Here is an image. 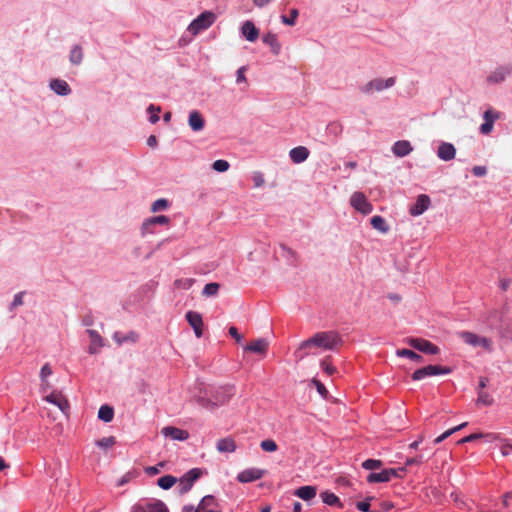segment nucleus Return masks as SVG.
I'll return each instance as SVG.
<instances>
[{"mask_svg":"<svg viewBox=\"0 0 512 512\" xmlns=\"http://www.w3.org/2000/svg\"><path fill=\"white\" fill-rule=\"evenodd\" d=\"M342 344L343 339L337 331L317 332L299 344L296 356L301 360L308 355L317 354V350L336 351Z\"/></svg>","mask_w":512,"mask_h":512,"instance_id":"1","label":"nucleus"},{"mask_svg":"<svg viewBox=\"0 0 512 512\" xmlns=\"http://www.w3.org/2000/svg\"><path fill=\"white\" fill-rule=\"evenodd\" d=\"M235 394V387L233 385H226L216 388L211 397L199 396L196 402L207 409H213L220 405L227 403Z\"/></svg>","mask_w":512,"mask_h":512,"instance_id":"2","label":"nucleus"},{"mask_svg":"<svg viewBox=\"0 0 512 512\" xmlns=\"http://www.w3.org/2000/svg\"><path fill=\"white\" fill-rule=\"evenodd\" d=\"M216 21V14L212 11L202 12L197 18H195L188 26V31L192 35H197L201 31H204L211 27Z\"/></svg>","mask_w":512,"mask_h":512,"instance_id":"3","label":"nucleus"},{"mask_svg":"<svg viewBox=\"0 0 512 512\" xmlns=\"http://www.w3.org/2000/svg\"><path fill=\"white\" fill-rule=\"evenodd\" d=\"M396 83V77H389L387 79L374 78L366 84L360 86V91L363 94L371 95L375 92H381L385 89L391 88Z\"/></svg>","mask_w":512,"mask_h":512,"instance_id":"4","label":"nucleus"},{"mask_svg":"<svg viewBox=\"0 0 512 512\" xmlns=\"http://www.w3.org/2000/svg\"><path fill=\"white\" fill-rule=\"evenodd\" d=\"M131 512H169V510L158 499H142L133 505Z\"/></svg>","mask_w":512,"mask_h":512,"instance_id":"5","label":"nucleus"},{"mask_svg":"<svg viewBox=\"0 0 512 512\" xmlns=\"http://www.w3.org/2000/svg\"><path fill=\"white\" fill-rule=\"evenodd\" d=\"M451 373V369L444 366L439 365H428L417 369L412 374V379L414 381L422 380L426 377L436 376V375H447Z\"/></svg>","mask_w":512,"mask_h":512,"instance_id":"6","label":"nucleus"},{"mask_svg":"<svg viewBox=\"0 0 512 512\" xmlns=\"http://www.w3.org/2000/svg\"><path fill=\"white\" fill-rule=\"evenodd\" d=\"M459 336L468 345L473 347H482L487 351L492 350V342L486 337H481L468 331L460 332Z\"/></svg>","mask_w":512,"mask_h":512,"instance_id":"7","label":"nucleus"},{"mask_svg":"<svg viewBox=\"0 0 512 512\" xmlns=\"http://www.w3.org/2000/svg\"><path fill=\"white\" fill-rule=\"evenodd\" d=\"M43 400L57 406L63 414L68 415L70 405L62 392L52 390L49 394L43 396Z\"/></svg>","mask_w":512,"mask_h":512,"instance_id":"8","label":"nucleus"},{"mask_svg":"<svg viewBox=\"0 0 512 512\" xmlns=\"http://www.w3.org/2000/svg\"><path fill=\"white\" fill-rule=\"evenodd\" d=\"M201 475H202V471L198 468L191 469L187 473H185L179 479V484H178L179 492L181 494L187 493L192 488L195 481L198 480Z\"/></svg>","mask_w":512,"mask_h":512,"instance_id":"9","label":"nucleus"},{"mask_svg":"<svg viewBox=\"0 0 512 512\" xmlns=\"http://www.w3.org/2000/svg\"><path fill=\"white\" fill-rule=\"evenodd\" d=\"M351 206L360 213L367 215L373 211V206L368 202L366 196L362 192H354L350 198Z\"/></svg>","mask_w":512,"mask_h":512,"instance_id":"10","label":"nucleus"},{"mask_svg":"<svg viewBox=\"0 0 512 512\" xmlns=\"http://www.w3.org/2000/svg\"><path fill=\"white\" fill-rule=\"evenodd\" d=\"M407 343L416 350L423 353L435 355L439 353V348L428 340L421 338H409Z\"/></svg>","mask_w":512,"mask_h":512,"instance_id":"11","label":"nucleus"},{"mask_svg":"<svg viewBox=\"0 0 512 512\" xmlns=\"http://www.w3.org/2000/svg\"><path fill=\"white\" fill-rule=\"evenodd\" d=\"M170 222V218L165 215L154 216L146 219L141 226L142 235L153 234L154 226L156 225H167Z\"/></svg>","mask_w":512,"mask_h":512,"instance_id":"12","label":"nucleus"},{"mask_svg":"<svg viewBox=\"0 0 512 512\" xmlns=\"http://www.w3.org/2000/svg\"><path fill=\"white\" fill-rule=\"evenodd\" d=\"M265 474V471L259 468H248L241 471L237 475V480L241 483H250L261 479Z\"/></svg>","mask_w":512,"mask_h":512,"instance_id":"13","label":"nucleus"},{"mask_svg":"<svg viewBox=\"0 0 512 512\" xmlns=\"http://www.w3.org/2000/svg\"><path fill=\"white\" fill-rule=\"evenodd\" d=\"M86 333L90 340V344L88 347V353L92 354V355L99 353L101 348L104 346L103 338L100 336V334L96 330H93V329H88L86 331Z\"/></svg>","mask_w":512,"mask_h":512,"instance_id":"14","label":"nucleus"},{"mask_svg":"<svg viewBox=\"0 0 512 512\" xmlns=\"http://www.w3.org/2000/svg\"><path fill=\"white\" fill-rule=\"evenodd\" d=\"M186 320L193 328L196 337L200 338L203 335V320L201 314L195 311H188L186 313Z\"/></svg>","mask_w":512,"mask_h":512,"instance_id":"15","label":"nucleus"},{"mask_svg":"<svg viewBox=\"0 0 512 512\" xmlns=\"http://www.w3.org/2000/svg\"><path fill=\"white\" fill-rule=\"evenodd\" d=\"M161 433L163 436L170 438L172 440H177V441H185L189 438L188 431L174 427V426L163 427L161 429Z\"/></svg>","mask_w":512,"mask_h":512,"instance_id":"16","label":"nucleus"},{"mask_svg":"<svg viewBox=\"0 0 512 512\" xmlns=\"http://www.w3.org/2000/svg\"><path fill=\"white\" fill-rule=\"evenodd\" d=\"M437 156L442 161H451L456 156V149L452 143L441 142L437 148Z\"/></svg>","mask_w":512,"mask_h":512,"instance_id":"17","label":"nucleus"},{"mask_svg":"<svg viewBox=\"0 0 512 512\" xmlns=\"http://www.w3.org/2000/svg\"><path fill=\"white\" fill-rule=\"evenodd\" d=\"M429 205L430 198L425 194H421L417 197L415 204L411 206L409 212L412 216H419L429 208Z\"/></svg>","mask_w":512,"mask_h":512,"instance_id":"18","label":"nucleus"},{"mask_svg":"<svg viewBox=\"0 0 512 512\" xmlns=\"http://www.w3.org/2000/svg\"><path fill=\"white\" fill-rule=\"evenodd\" d=\"M310 155V151L305 146H297L292 148L289 151V157L291 161L295 164H300L305 162Z\"/></svg>","mask_w":512,"mask_h":512,"instance_id":"19","label":"nucleus"},{"mask_svg":"<svg viewBox=\"0 0 512 512\" xmlns=\"http://www.w3.org/2000/svg\"><path fill=\"white\" fill-rule=\"evenodd\" d=\"M511 73V68L508 66H501L496 68L491 74L488 76L487 81L492 84L503 82L507 76Z\"/></svg>","mask_w":512,"mask_h":512,"instance_id":"20","label":"nucleus"},{"mask_svg":"<svg viewBox=\"0 0 512 512\" xmlns=\"http://www.w3.org/2000/svg\"><path fill=\"white\" fill-rule=\"evenodd\" d=\"M188 124L193 131L198 132L203 130L205 120L199 111L193 110L189 113Z\"/></svg>","mask_w":512,"mask_h":512,"instance_id":"21","label":"nucleus"},{"mask_svg":"<svg viewBox=\"0 0 512 512\" xmlns=\"http://www.w3.org/2000/svg\"><path fill=\"white\" fill-rule=\"evenodd\" d=\"M413 150L411 143L407 140H399L392 146V152L397 157H405Z\"/></svg>","mask_w":512,"mask_h":512,"instance_id":"22","label":"nucleus"},{"mask_svg":"<svg viewBox=\"0 0 512 512\" xmlns=\"http://www.w3.org/2000/svg\"><path fill=\"white\" fill-rule=\"evenodd\" d=\"M242 35L250 42H254L259 36V30L252 21H245L241 27Z\"/></svg>","mask_w":512,"mask_h":512,"instance_id":"23","label":"nucleus"},{"mask_svg":"<svg viewBox=\"0 0 512 512\" xmlns=\"http://www.w3.org/2000/svg\"><path fill=\"white\" fill-rule=\"evenodd\" d=\"M49 86L51 90H53L57 95L60 96H66L71 93V88L65 80L52 79L50 81Z\"/></svg>","mask_w":512,"mask_h":512,"instance_id":"24","label":"nucleus"},{"mask_svg":"<svg viewBox=\"0 0 512 512\" xmlns=\"http://www.w3.org/2000/svg\"><path fill=\"white\" fill-rule=\"evenodd\" d=\"M483 118L484 123L480 126V132L487 135L492 131L494 122L498 118V115L493 113L491 110H487L484 112Z\"/></svg>","mask_w":512,"mask_h":512,"instance_id":"25","label":"nucleus"},{"mask_svg":"<svg viewBox=\"0 0 512 512\" xmlns=\"http://www.w3.org/2000/svg\"><path fill=\"white\" fill-rule=\"evenodd\" d=\"M317 494L315 486H302L294 491V495L301 498L304 501L312 500Z\"/></svg>","mask_w":512,"mask_h":512,"instance_id":"26","label":"nucleus"},{"mask_svg":"<svg viewBox=\"0 0 512 512\" xmlns=\"http://www.w3.org/2000/svg\"><path fill=\"white\" fill-rule=\"evenodd\" d=\"M113 339L118 345L126 342L136 343L139 339V335L135 331H130L125 335L121 332H115L113 334Z\"/></svg>","mask_w":512,"mask_h":512,"instance_id":"27","label":"nucleus"},{"mask_svg":"<svg viewBox=\"0 0 512 512\" xmlns=\"http://www.w3.org/2000/svg\"><path fill=\"white\" fill-rule=\"evenodd\" d=\"M216 448L221 453H232L236 450V443L232 438L226 437L218 440Z\"/></svg>","mask_w":512,"mask_h":512,"instance_id":"28","label":"nucleus"},{"mask_svg":"<svg viewBox=\"0 0 512 512\" xmlns=\"http://www.w3.org/2000/svg\"><path fill=\"white\" fill-rule=\"evenodd\" d=\"M267 347L268 343L265 339H257L255 341L250 342L245 347V350L258 354H264L267 350Z\"/></svg>","mask_w":512,"mask_h":512,"instance_id":"29","label":"nucleus"},{"mask_svg":"<svg viewBox=\"0 0 512 512\" xmlns=\"http://www.w3.org/2000/svg\"><path fill=\"white\" fill-rule=\"evenodd\" d=\"M263 42L270 46L273 54L278 55L281 50V45L278 42L277 36L273 33H267L263 36Z\"/></svg>","mask_w":512,"mask_h":512,"instance_id":"30","label":"nucleus"},{"mask_svg":"<svg viewBox=\"0 0 512 512\" xmlns=\"http://www.w3.org/2000/svg\"><path fill=\"white\" fill-rule=\"evenodd\" d=\"M83 56H84V54H83V50H82L81 46L74 45L70 51L69 61L73 65H79V64H81V62L83 60Z\"/></svg>","mask_w":512,"mask_h":512,"instance_id":"31","label":"nucleus"},{"mask_svg":"<svg viewBox=\"0 0 512 512\" xmlns=\"http://www.w3.org/2000/svg\"><path fill=\"white\" fill-rule=\"evenodd\" d=\"M114 417V410L108 405H102L98 411V418L104 422H111Z\"/></svg>","mask_w":512,"mask_h":512,"instance_id":"32","label":"nucleus"},{"mask_svg":"<svg viewBox=\"0 0 512 512\" xmlns=\"http://www.w3.org/2000/svg\"><path fill=\"white\" fill-rule=\"evenodd\" d=\"M370 222H371V225H372V227L374 229H376V230H378V231H380L382 233H386L389 230V227L386 224L385 219L383 217H381V216H378V215L373 216L371 218Z\"/></svg>","mask_w":512,"mask_h":512,"instance_id":"33","label":"nucleus"},{"mask_svg":"<svg viewBox=\"0 0 512 512\" xmlns=\"http://www.w3.org/2000/svg\"><path fill=\"white\" fill-rule=\"evenodd\" d=\"M369 483L388 482L390 481L387 470L384 469L378 473H370L367 477Z\"/></svg>","mask_w":512,"mask_h":512,"instance_id":"34","label":"nucleus"},{"mask_svg":"<svg viewBox=\"0 0 512 512\" xmlns=\"http://www.w3.org/2000/svg\"><path fill=\"white\" fill-rule=\"evenodd\" d=\"M320 496L322 501L329 506H341L340 499L332 492L324 491Z\"/></svg>","mask_w":512,"mask_h":512,"instance_id":"35","label":"nucleus"},{"mask_svg":"<svg viewBox=\"0 0 512 512\" xmlns=\"http://www.w3.org/2000/svg\"><path fill=\"white\" fill-rule=\"evenodd\" d=\"M396 354L399 357L409 358L410 360L418 362V363L423 361V357L421 355H419L416 352L409 350V349H398L396 351Z\"/></svg>","mask_w":512,"mask_h":512,"instance_id":"36","label":"nucleus"},{"mask_svg":"<svg viewBox=\"0 0 512 512\" xmlns=\"http://www.w3.org/2000/svg\"><path fill=\"white\" fill-rule=\"evenodd\" d=\"M177 482V478L171 475H165L157 480V484L164 490L170 489Z\"/></svg>","mask_w":512,"mask_h":512,"instance_id":"37","label":"nucleus"},{"mask_svg":"<svg viewBox=\"0 0 512 512\" xmlns=\"http://www.w3.org/2000/svg\"><path fill=\"white\" fill-rule=\"evenodd\" d=\"M330 360V356H327L324 359H322L320 362V367L327 375L332 376L337 372V369L335 366L331 364Z\"/></svg>","mask_w":512,"mask_h":512,"instance_id":"38","label":"nucleus"},{"mask_svg":"<svg viewBox=\"0 0 512 512\" xmlns=\"http://www.w3.org/2000/svg\"><path fill=\"white\" fill-rule=\"evenodd\" d=\"M160 112H161L160 106H155L154 104H150L147 107V113L150 115L149 116L150 123L155 124L159 121V113Z\"/></svg>","mask_w":512,"mask_h":512,"instance_id":"39","label":"nucleus"},{"mask_svg":"<svg viewBox=\"0 0 512 512\" xmlns=\"http://www.w3.org/2000/svg\"><path fill=\"white\" fill-rule=\"evenodd\" d=\"M219 288L220 285L218 283H208L204 286L202 293L206 297L216 296L218 294Z\"/></svg>","mask_w":512,"mask_h":512,"instance_id":"40","label":"nucleus"},{"mask_svg":"<svg viewBox=\"0 0 512 512\" xmlns=\"http://www.w3.org/2000/svg\"><path fill=\"white\" fill-rule=\"evenodd\" d=\"M477 404L484 406H491L493 404V398L484 391L478 392Z\"/></svg>","mask_w":512,"mask_h":512,"instance_id":"41","label":"nucleus"},{"mask_svg":"<svg viewBox=\"0 0 512 512\" xmlns=\"http://www.w3.org/2000/svg\"><path fill=\"white\" fill-rule=\"evenodd\" d=\"M194 284V279L192 278H181L177 279L174 282V285L178 289L188 290L192 287Z\"/></svg>","mask_w":512,"mask_h":512,"instance_id":"42","label":"nucleus"},{"mask_svg":"<svg viewBox=\"0 0 512 512\" xmlns=\"http://www.w3.org/2000/svg\"><path fill=\"white\" fill-rule=\"evenodd\" d=\"M168 206H169L168 200L161 198L152 203L151 211L152 212L163 211V210H166L168 208Z\"/></svg>","mask_w":512,"mask_h":512,"instance_id":"43","label":"nucleus"},{"mask_svg":"<svg viewBox=\"0 0 512 512\" xmlns=\"http://www.w3.org/2000/svg\"><path fill=\"white\" fill-rule=\"evenodd\" d=\"M116 443L115 437H104L96 441V445L102 449H109Z\"/></svg>","mask_w":512,"mask_h":512,"instance_id":"44","label":"nucleus"},{"mask_svg":"<svg viewBox=\"0 0 512 512\" xmlns=\"http://www.w3.org/2000/svg\"><path fill=\"white\" fill-rule=\"evenodd\" d=\"M299 15V12L297 9H292L290 11V16H285V15H282L281 16V20L284 24L286 25H289V26H293L295 25V22H296V19Z\"/></svg>","mask_w":512,"mask_h":512,"instance_id":"45","label":"nucleus"},{"mask_svg":"<svg viewBox=\"0 0 512 512\" xmlns=\"http://www.w3.org/2000/svg\"><path fill=\"white\" fill-rule=\"evenodd\" d=\"M260 447L265 452H275L278 446L274 440L266 439L260 443Z\"/></svg>","mask_w":512,"mask_h":512,"instance_id":"46","label":"nucleus"},{"mask_svg":"<svg viewBox=\"0 0 512 512\" xmlns=\"http://www.w3.org/2000/svg\"><path fill=\"white\" fill-rule=\"evenodd\" d=\"M280 248H281L283 257H285L290 262L296 261L297 255L294 250L287 247L286 245H281Z\"/></svg>","mask_w":512,"mask_h":512,"instance_id":"47","label":"nucleus"},{"mask_svg":"<svg viewBox=\"0 0 512 512\" xmlns=\"http://www.w3.org/2000/svg\"><path fill=\"white\" fill-rule=\"evenodd\" d=\"M212 167L217 172H226L229 169L230 164L226 160L219 159L212 164Z\"/></svg>","mask_w":512,"mask_h":512,"instance_id":"48","label":"nucleus"},{"mask_svg":"<svg viewBox=\"0 0 512 512\" xmlns=\"http://www.w3.org/2000/svg\"><path fill=\"white\" fill-rule=\"evenodd\" d=\"M251 178L256 188H260L265 184L264 175L260 171L253 172Z\"/></svg>","mask_w":512,"mask_h":512,"instance_id":"49","label":"nucleus"},{"mask_svg":"<svg viewBox=\"0 0 512 512\" xmlns=\"http://www.w3.org/2000/svg\"><path fill=\"white\" fill-rule=\"evenodd\" d=\"M382 466V462L376 459H368L362 463V467L366 470H375Z\"/></svg>","mask_w":512,"mask_h":512,"instance_id":"50","label":"nucleus"},{"mask_svg":"<svg viewBox=\"0 0 512 512\" xmlns=\"http://www.w3.org/2000/svg\"><path fill=\"white\" fill-rule=\"evenodd\" d=\"M386 470H387L389 479L391 480L392 478H401L403 476V474L406 472V467H400L397 469L390 468V469H386Z\"/></svg>","mask_w":512,"mask_h":512,"instance_id":"51","label":"nucleus"},{"mask_svg":"<svg viewBox=\"0 0 512 512\" xmlns=\"http://www.w3.org/2000/svg\"><path fill=\"white\" fill-rule=\"evenodd\" d=\"M215 503V498L211 495L205 496L201 502L199 503L200 509L205 510L208 507L213 506Z\"/></svg>","mask_w":512,"mask_h":512,"instance_id":"52","label":"nucleus"},{"mask_svg":"<svg viewBox=\"0 0 512 512\" xmlns=\"http://www.w3.org/2000/svg\"><path fill=\"white\" fill-rule=\"evenodd\" d=\"M164 465L165 464L163 462H160V463H158L155 466H148V467L145 468V472L149 476L157 475L158 473H160V469L163 468Z\"/></svg>","mask_w":512,"mask_h":512,"instance_id":"53","label":"nucleus"},{"mask_svg":"<svg viewBox=\"0 0 512 512\" xmlns=\"http://www.w3.org/2000/svg\"><path fill=\"white\" fill-rule=\"evenodd\" d=\"M53 374L52 367L50 364L46 363L42 366L40 370V379H49V377Z\"/></svg>","mask_w":512,"mask_h":512,"instance_id":"54","label":"nucleus"},{"mask_svg":"<svg viewBox=\"0 0 512 512\" xmlns=\"http://www.w3.org/2000/svg\"><path fill=\"white\" fill-rule=\"evenodd\" d=\"M23 296H24V292H19V293L15 294L14 299L10 306L11 311L14 310L15 308H17L18 306L23 305Z\"/></svg>","mask_w":512,"mask_h":512,"instance_id":"55","label":"nucleus"},{"mask_svg":"<svg viewBox=\"0 0 512 512\" xmlns=\"http://www.w3.org/2000/svg\"><path fill=\"white\" fill-rule=\"evenodd\" d=\"M40 381V392L43 395L49 394L51 392L50 390L52 389V385L49 379H40Z\"/></svg>","mask_w":512,"mask_h":512,"instance_id":"56","label":"nucleus"},{"mask_svg":"<svg viewBox=\"0 0 512 512\" xmlns=\"http://www.w3.org/2000/svg\"><path fill=\"white\" fill-rule=\"evenodd\" d=\"M482 437H484V434H482V433H473V434H470V435L460 439L458 441V444H464V443L472 442V441H475V440L480 439Z\"/></svg>","mask_w":512,"mask_h":512,"instance_id":"57","label":"nucleus"},{"mask_svg":"<svg viewBox=\"0 0 512 512\" xmlns=\"http://www.w3.org/2000/svg\"><path fill=\"white\" fill-rule=\"evenodd\" d=\"M247 70V67L246 66H241L238 70H237V74H236V82L239 84V83H245L247 81L246 79V76H245V72Z\"/></svg>","mask_w":512,"mask_h":512,"instance_id":"58","label":"nucleus"},{"mask_svg":"<svg viewBox=\"0 0 512 512\" xmlns=\"http://www.w3.org/2000/svg\"><path fill=\"white\" fill-rule=\"evenodd\" d=\"M312 383L315 385L318 393L323 396V397H326V395L328 394V391L327 389L325 388L324 384L321 383L319 380L317 379H312Z\"/></svg>","mask_w":512,"mask_h":512,"instance_id":"59","label":"nucleus"},{"mask_svg":"<svg viewBox=\"0 0 512 512\" xmlns=\"http://www.w3.org/2000/svg\"><path fill=\"white\" fill-rule=\"evenodd\" d=\"M472 172L477 177L485 176L487 173V168L485 166H475L472 169Z\"/></svg>","mask_w":512,"mask_h":512,"instance_id":"60","label":"nucleus"},{"mask_svg":"<svg viewBox=\"0 0 512 512\" xmlns=\"http://www.w3.org/2000/svg\"><path fill=\"white\" fill-rule=\"evenodd\" d=\"M229 334L231 337H233L236 342L240 343L243 339V337L239 334L237 328L235 326H231L229 328Z\"/></svg>","mask_w":512,"mask_h":512,"instance_id":"61","label":"nucleus"},{"mask_svg":"<svg viewBox=\"0 0 512 512\" xmlns=\"http://www.w3.org/2000/svg\"><path fill=\"white\" fill-rule=\"evenodd\" d=\"M423 462L422 456L411 457L406 460V466L420 465Z\"/></svg>","mask_w":512,"mask_h":512,"instance_id":"62","label":"nucleus"},{"mask_svg":"<svg viewBox=\"0 0 512 512\" xmlns=\"http://www.w3.org/2000/svg\"><path fill=\"white\" fill-rule=\"evenodd\" d=\"M356 506H357V508H358L360 511H362V512H370V511H369L370 503H369V501H368V500L358 502Z\"/></svg>","mask_w":512,"mask_h":512,"instance_id":"63","label":"nucleus"},{"mask_svg":"<svg viewBox=\"0 0 512 512\" xmlns=\"http://www.w3.org/2000/svg\"><path fill=\"white\" fill-rule=\"evenodd\" d=\"M451 435H452V431H450V429H449V430L445 431L443 434H441L440 436H438L434 440V443L435 444H439V443H441L442 441H444L446 438H448Z\"/></svg>","mask_w":512,"mask_h":512,"instance_id":"64","label":"nucleus"}]
</instances>
